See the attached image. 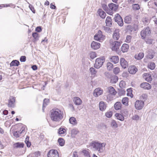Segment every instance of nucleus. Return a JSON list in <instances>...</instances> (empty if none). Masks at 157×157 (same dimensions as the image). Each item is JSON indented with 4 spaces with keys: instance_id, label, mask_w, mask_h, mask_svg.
Segmentation results:
<instances>
[{
    "instance_id": "f257e3e1",
    "label": "nucleus",
    "mask_w": 157,
    "mask_h": 157,
    "mask_svg": "<svg viewBox=\"0 0 157 157\" xmlns=\"http://www.w3.org/2000/svg\"><path fill=\"white\" fill-rule=\"evenodd\" d=\"M63 113L58 109H52L51 113V120L54 121L59 122L63 118Z\"/></svg>"
},
{
    "instance_id": "f03ea898",
    "label": "nucleus",
    "mask_w": 157,
    "mask_h": 157,
    "mask_svg": "<svg viewBox=\"0 0 157 157\" xmlns=\"http://www.w3.org/2000/svg\"><path fill=\"white\" fill-rule=\"evenodd\" d=\"M105 145L106 144L105 143H101L95 141L92 142L90 144V146L99 153H102L104 151Z\"/></svg>"
},
{
    "instance_id": "7ed1b4c3",
    "label": "nucleus",
    "mask_w": 157,
    "mask_h": 157,
    "mask_svg": "<svg viewBox=\"0 0 157 157\" xmlns=\"http://www.w3.org/2000/svg\"><path fill=\"white\" fill-rule=\"evenodd\" d=\"M151 31L149 27L147 26L142 30L140 33V35L141 38L145 39L146 36H150L151 34Z\"/></svg>"
},
{
    "instance_id": "20e7f679",
    "label": "nucleus",
    "mask_w": 157,
    "mask_h": 157,
    "mask_svg": "<svg viewBox=\"0 0 157 157\" xmlns=\"http://www.w3.org/2000/svg\"><path fill=\"white\" fill-rule=\"evenodd\" d=\"M109 8V10L111 12L110 13H109V14L112 15L113 13L114 12L117 11L119 7L118 4H114L113 3H111L108 5Z\"/></svg>"
},
{
    "instance_id": "39448f33",
    "label": "nucleus",
    "mask_w": 157,
    "mask_h": 157,
    "mask_svg": "<svg viewBox=\"0 0 157 157\" xmlns=\"http://www.w3.org/2000/svg\"><path fill=\"white\" fill-rule=\"evenodd\" d=\"M105 61V58L104 56L97 58L94 64V67L97 69L100 68L103 65Z\"/></svg>"
},
{
    "instance_id": "423d86ee",
    "label": "nucleus",
    "mask_w": 157,
    "mask_h": 157,
    "mask_svg": "<svg viewBox=\"0 0 157 157\" xmlns=\"http://www.w3.org/2000/svg\"><path fill=\"white\" fill-rule=\"evenodd\" d=\"M105 36L102 34V32L99 30L94 36V39L100 42L102 41L105 39Z\"/></svg>"
},
{
    "instance_id": "0eeeda50",
    "label": "nucleus",
    "mask_w": 157,
    "mask_h": 157,
    "mask_svg": "<svg viewBox=\"0 0 157 157\" xmlns=\"http://www.w3.org/2000/svg\"><path fill=\"white\" fill-rule=\"evenodd\" d=\"M114 20L120 26L122 27L123 25V20L119 14L117 13L115 15Z\"/></svg>"
},
{
    "instance_id": "6e6552de",
    "label": "nucleus",
    "mask_w": 157,
    "mask_h": 157,
    "mask_svg": "<svg viewBox=\"0 0 157 157\" xmlns=\"http://www.w3.org/2000/svg\"><path fill=\"white\" fill-rule=\"evenodd\" d=\"M144 105V102L143 101L137 100L135 103V108L137 110L141 109L143 107Z\"/></svg>"
},
{
    "instance_id": "1a4fd4ad",
    "label": "nucleus",
    "mask_w": 157,
    "mask_h": 157,
    "mask_svg": "<svg viewBox=\"0 0 157 157\" xmlns=\"http://www.w3.org/2000/svg\"><path fill=\"white\" fill-rule=\"evenodd\" d=\"M121 42L117 41H114L112 44V49L113 51H117L120 47Z\"/></svg>"
},
{
    "instance_id": "9d476101",
    "label": "nucleus",
    "mask_w": 157,
    "mask_h": 157,
    "mask_svg": "<svg viewBox=\"0 0 157 157\" xmlns=\"http://www.w3.org/2000/svg\"><path fill=\"white\" fill-rule=\"evenodd\" d=\"M47 156L48 157H59V155L56 150L52 149L48 151Z\"/></svg>"
},
{
    "instance_id": "9b49d317",
    "label": "nucleus",
    "mask_w": 157,
    "mask_h": 157,
    "mask_svg": "<svg viewBox=\"0 0 157 157\" xmlns=\"http://www.w3.org/2000/svg\"><path fill=\"white\" fill-rule=\"evenodd\" d=\"M103 93V90L100 88H96L94 91L93 94L94 96L97 97L101 95Z\"/></svg>"
},
{
    "instance_id": "f8f14e48",
    "label": "nucleus",
    "mask_w": 157,
    "mask_h": 157,
    "mask_svg": "<svg viewBox=\"0 0 157 157\" xmlns=\"http://www.w3.org/2000/svg\"><path fill=\"white\" fill-rule=\"evenodd\" d=\"M120 63L121 66L123 68L125 69L128 67V63L124 58L120 59Z\"/></svg>"
},
{
    "instance_id": "ddd939ff",
    "label": "nucleus",
    "mask_w": 157,
    "mask_h": 157,
    "mask_svg": "<svg viewBox=\"0 0 157 157\" xmlns=\"http://www.w3.org/2000/svg\"><path fill=\"white\" fill-rule=\"evenodd\" d=\"M140 87L144 90H150L151 88V85L147 82H143L140 84Z\"/></svg>"
},
{
    "instance_id": "4468645a",
    "label": "nucleus",
    "mask_w": 157,
    "mask_h": 157,
    "mask_svg": "<svg viewBox=\"0 0 157 157\" xmlns=\"http://www.w3.org/2000/svg\"><path fill=\"white\" fill-rule=\"evenodd\" d=\"M15 101V98L10 97L8 100V106L9 107H13L14 106V103Z\"/></svg>"
},
{
    "instance_id": "2eb2a0df",
    "label": "nucleus",
    "mask_w": 157,
    "mask_h": 157,
    "mask_svg": "<svg viewBox=\"0 0 157 157\" xmlns=\"http://www.w3.org/2000/svg\"><path fill=\"white\" fill-rule=\"evenodd\" d=\"M107 107L106 103L103 101H101L99 103V108L100 110L103 111H105Z\"/></svg>"
},
{
    "instance_id": "dca6fc26",
    "label": "nucleus",
    "mask_w": 157,
    "mask_h": 157,
    "mask_svg": "<svg viewBox=\"0 0 157 157\" xmlns=\"http://www.w3.org/2000/svg\"><path fill=\"white\" fill-rule=\"evenodd\" d=\"M128 72L132 74H134L137 71L138 69L135 66L130 67L128 69Z\"/></svg>"
},
{
    "instance_id": "f3484780",
    "label": "nucleus",
    "mask_w": 157,
    "mask_h": 157,
    "mask_svg": "<svg viewBox=\"0 0 157 157\" xmlns=\"http://www.w3.org/2000/svg\"><path fill=\"white\" fill-rule=\"evenodd\" d=\"M100 46V43L95 42L93 41L91 44V47L93 49L96 50L99 48Z\"/></svg>"
},
{
    "instance_id": "a211bd4d",
    "label": "nucleus",
    "mask_w": 157,
    "mask_h": 157,
    "mask_svg": "<svg viewBox=\"0 0 157 157\" xmlns=\"http://www.w3.org/2000/svg\"><path fill=\"white\" fill-rule=\"evenodd\" d=\"M74 104L76 105H80L82 103L81 100L78 97H75L73 100Z\"/></svg>"
},
{
    "instance_id": "6ab92c4d",
    "label": "nucleus",
    "mask_w": 157,
    "mask_h": 157,
    "mask_svg": "<svg viewBox=\"0 0 157 157\" xmlns=\"http://www.w3.org/2000/svg\"><path fill=\"white\" fill-rule=\"evenodd\" d=\"M107 92L110 94L112 95H115L116 94V92L112 86H109L107 88Z\"/></svg>"
},
{
    "instance_id": "aec40b11",
    "label": "nucleus",
    "mask_w": 157,
    "mask_h": 157,
    "mask_svg": "<svg viewBox=\"0 0 157 157\" xmlns=\"http://www.w3.org/2000/svg\"><path fill=\"white\" fill-rule=\"evenodd\" d=\"M132 20L131 15H129L125 17L124 19V22L125 23L130 24L132 23Z\"/></svg>"
},
{
    "instance_id": "412c9836",
    "label": "nucleus",
    "mask_w": 157,
    "mask_h": 157,
    "mask_svg": "<svg viewBox=\"0 0 157 157\" xmlns=\"http://www.w3.org/2000/svg\"><path fill=\"white\" fill-rule=\"evenodd\" d=\"M24 144L22 143L17 142L13 145V147L14 148H23Z\"/></svg>"
},
{
    "instance_id": "4be33fe9",
    "label": "nucleus",
    "mask_w": 157,
    "mask_h": 157,
    "mask_svg": "<svg viewBox=\"0 0 157 157\" xmlns=\"http://www.w3.org/2000/svg\"><path fill=\"white\" fill-rule=\"evenodd\" d=\"M66 132V130L65 128L61 127L58 130V133L61 136H63L64 134Z\"/></svg>"
},
{
    "instance_id": "5701e85b",
    "label": "nucleus",
    "mask_w": 157,
    "mask_h": 157,
    "mask_svg": "<svg viewBox=\"0 0 157 157\" xmlns=\"http://www.w3.org/2000/svg\"><path fill=\"white\" fill-rule=\"evenodd\" d=\"M98 13L100 17L102 18H104L105 17L106 14L101 9H98Z\"/></svg>"
},
{
    "instance_id": "b1692460",
    "label": "nucleus",
    "mask_w": 157,
    "mask_h": 157,
    "mask_svg": "<svg viewBox=\"0 0 157 157\" xmlns=\"http://www.w3.org/2000/svg\"><path fill=\"white\" fill-rule=\"evenodd\" d=\"M113 39L114 40H118L120 38V34L117 30H116L113 34Z\"/></svg>"
},
{
    "instance_id": "393cba45",
    "label": "nucleus",
    "mask_w": 157,
    "mask_h": 157,
    "mask_svg": "<svg viewBox=\"0 0 157 157\" xmlns=\"http://www.w3.org/2000/svg\"><path fill=\"white\" fill-rule=\"evenodd\" d=\"M101 6L102 9L105 10L106 13L109 14V13H110L111 12L109 10V8L108 6L107 5L105 4H101Z\"/></svg>"
},
{
    "instance_id": "a878e982",
    "label": "nucleus",
    "mask_w": 157,
    "mask_h": 157,
    "mask_svg": "<svg viewBox=\"0 0 157 157\" xmlns=\"http://www.w3.org/2000/svg\"><path fill=\"white\" fill-rule=\"evenodd\" d=\"M129 48V46L128 44H124L121 47V50L123 52H125L128 51Z\"/></svg>"
},
{
    "instance_id": "bb28decb",
    "label": "nucleus",
    "mask_w": 157,
    "mask_h": 157,
    "mask_svg": "<svg viewBox=\"0 0 157 157\" xmlns=\"http://www.w3.org/2000/svg\"><path fill=\"white\" fill-rule=\"evenodd\" d=\"M32 36L34 38V39L33 40V41L34 43H36L39 40V35L37 33L34 32L33 33Z\"/></svg>"
},
{
    "instance_id": "cd10ccee",
    "label": "nucleus",
    "mask_w": 157,
    "mask_h": 157,
    "mask_svg": "<svg viewBox=\"0 0 157 157\" xmlns=\"http://www.w3.org/2000/svg\"><path fill=\"white\" fill-rule=\"evenodd\" d=\"M111 61L114 63H117L119 62V58L118 56H113L110 58Z\"/></svg>"
},
{
    "instance_id": "c85d7f7f",
    "label": "nucleus",
    "mask_w": 157,
    "mask_h": 157,
    "mask_svg": "<svg viewBox=\"0 0 157 157\" xmlns=\"http://www.w3.org/2000/svg\"><path fill=\"white\" fill-rule=\"evenodd\" d=\"M19 62L17 60H13L10 63V67L12 66H18L19 65Z\"/></svg>"
},
{
    "instance_id": "c756f323",
    "label": "nucleus",
    "mask_w": 157,
    "mask_h": 157,
    "mask_svg": "<svg viewBox=\"0 0 157 157\" xmlns=\"http://www.w3.org/2000/svg\"><path fill=\"white\" fill-rule=\"evenodd\" d=\"M112 19L110 17H107L105 20L106 25L108 26H111L112 25Z\"/></svg>"
},
{
    "instance_id": "7c9ffc66",
    "label": "nucleus",
    "mask_w": 157,
    "mask_h": 157,
    "mask_svg": "<svg viewBox=\"0 0 157 157\" xmlns=\"http://www.w3.org/2000/svg\"><path fill=\"white\" fill-rule=\"evenodd\" d=\"M121 106L122 105L120 102H117L115 104L114 107L116 110H118L121 109Z\"/></svg>"
},
{
    "instance_id": "2f4dec72",
    "label": "nucleus",
    "mask_w": 157,
    "mask_h": 157,
    "mask_svg": "<svg viewBox=\"0 0 157 157\" xmlns=\"http://www.w3.org/2000/svg\"><path fill=\"white\" fill-rule=\"evenodd\" d=\"M69 121L71 124L74 125L77 124V121L75 118L73 117H71L70 118Z\"/></svg>"
},
{
    "instance_id": "473e14b6",
    "label": "nucleus",
    "mask_w": 157,
    "mask_h": 157,
    "mask_svg": "<svg viewBox=\"0 0 157 157\" xmlns=\"http://www.w3.org/2000/svg\"><path fill=\"white\" fill-rule=\"evenodd\" d=\"M127 95L128 96L130 97L131 98H132L133 97V95L132 93V88H130L129 89H128L127 90Z\"/></svg>"
},
{
    "instance_id": "72a5a7b5",
    "label": "nucleus",
    "mask_w": 157,
    "mask_h": 157,
    "mask_svg": "<svg viewBox=\"0 0 157 157\" xmlns=\"http://www.w3.org/2000/svg\"><path fill=\"white\" fill-rule=\"evenodd\" d=\"M118 78L117 76L116 75H115L112 77L110 82L112 83H115L118 81Z\"/></svg>"
},
{
    "instance_id": "f704fd0d",
    "label": "nucleus",
    "mask_w": 157,
    "mask_h": 157,
    "mask_svg": "<svg viewBox=\"0 0 157 157\" xmlns=\"http://www.w3.org/2000/svg\"><path fill=\"white\" fill-rule=\"evenodd\" d=\"M122 103L126 105L127 106L128 105V98L127 97H124L122 99Z\"/></svg>"
},
{
    "instance_id": "c9c22d12",
    "label": "nucleus",
    "mask_w": 157,
    "mask_h": 157,
    "mask_svg": "<svg viewBox=\"0 0 157 157\" xmlns=\"http://www.w3.org/2000/svg\"><path fill=\"white\" fill-rule=\"evenodd\" d=\"M144 53L143 52L140 53L137 56L136 55L135 56V58L136 59L140 60L143 58Z\"/></svg>"
},
{
    "instance_id": "e433bc0d",
    "label": "nucleus",
    "mask_w": 157,
    "mask_h": 157,
    "mask_svg": "<svg viewBox=\"0 0 157 157\" xmlns=\"http://www.w3.org/2000/svg\"><path fill=\"white\" fill-rule=\"evenodd\" d=\"M115 116L117 119L121 121H123L124 120V116L120 113H117L115 114Z\"/></svg>"
},
{
    "instance_id": "4c0bfd02",
    "label": "nucleus",
    "mask_w": 157,
    "mask_h": 157,
    "mask_svg": "<svg viewBox=\"0 0 157 157\" xmlns=\"http://www.w3.org/2000/svg\"><path fill=\"white\" fill-rule=\"evenodd\" d=\"M79 132V131L76 129H73L71 131V135L72 137H74Z\"/></svg>"
},
{
    "instance_id": "58836bf2",
    "label": "nucleus",
    "mask_w": 157,
    "mask_h": 157,
    "mask_svg": "<svg viewBox=\"0 0 157 157\" xmlns=\"http://www.w3.org/2000/svg\"><path fill=\"white\" fill-rule=\"evenodd\" d=\"M111 125L113 128H116L118 127L116 121L114 120H112L111 122Z\"/></svg>"
},
{
    "instance_id": "ea45409f",
    "label": "nucleus",
    "mask_w": 157,
    "mask_h": 157,
    "mask_svg": "<svg viewBox=\"0 0 157 157\" xmlns=\"http://www.w3.org/2000/svg\"><path fill=\"white\" fill-rule=\"evenodd\" d=\"M148 67L151 70H153L155 67V65L154 63L153 62L150 63L148 64Z\"/></svg>"
},
{
    "instance_id": "a19ab883",
    "label": "nucleus",
    "mask_w": 157,
    "mask_h": 157,
    "mask_svg": "<svg viewBox=\"0 0 157 157\" xmlns=\"http://www.w3.org/2000/svg\"><path fill=\"white\" fill-rule=\"evenodd\" d=\"M90 57L91 59H93L97 56V55L95 52H91L90 54Z\"/></svg>"
},
{
    "instance_id": "79ce46f5",
    "label": "nucleus",
    "mask_w": 157,
    "mask_h": 157,
    "mask_svg": "<svg viewBox=\"0 0 157 157\" xmlns=\"http://www.w3.org/2000/svg\"><path fill=\"white\" fill-rule=\"evenodd\" d=\"M147 44H152L153 40L151 38H146L144 39Z\"/></svg>"
},
{
    "instance_id": "37998d69",
    "label": "nucleus",
    "mask_w": 157,
    "mask_h": 157,
    "mask_svg": "<svg viewBox=\"0 0 157 157\" xmlns=\"http://www.w3.org/2000/svg\"><path fill=\"white\" fill-rule=\"evenodd\" d=\"M58 142L60 146H64L65 144V141L63 138H59L58 140Z\"/></svg>"
},
{
    "instance_id": "c03bdc74",
    "label": "nucleus",
    "mask_w": 157,
    "mask_h": 157,
    "mask_svg": "<svg viewBox=\"0 0 157 157\" xmlns=\"http://www.w3.org/2000/svg\"><path fill=\"white\" fill-rule=\"evenodd\" d=\"M132 8L134 10H136L140 9V7L138 4H135L132 5Z\"/></svg>"
},
{
    "instance_id": "a18cd8bd",
    "label": "nucleus",
    "mask_w": 157,
    "mask_h": 157,
    "mask_svg": "<svg viewBox=\"0 0 157 157\" xmlns=\"http://www.w3.org/2000/svg\"><path fill=\"white\" fill-rule=\"evenodd\" d=\"M107 69L108 70L111 71L112 70L113 65L110 62H108L107 64Z\"/></svg>"
},
{
    "instance_id": "49530a36",
    "label": "nucleus",
    "mask_w": 157,
    "mask_h": 157,
    "mask_svg": "<svg viewBox=\"0 0 157 157\" xmlns=\"http://www.w3.org/2000/svg\"><path fill=\"white\" fill-rule=\"evenodd\" d=\"M125 82L124 81H121L119 84V86L121 88H124L125 87Z\"/></svg>"
},
{
    "instance_id": "de8ad7c7",
    "label": "nucleus",
    "mask_w": 157,
    "mask_h": 157,
    "mask_svg": "<svg viewBox=\"0 0 157 157\" xmlns=\"http://www.w3.org/2000/svg\"><path fill=\"white\" fill-rule=\"evenodd\" d=\"M125 91L123 88H121L118 89V94L120 95H123L125 94Z\"/></svg>"
},
{
    "instance_id": "09e8293b",
    "label": "nucleus",
    "mask_w": 157,
    "mask_h": 157,
    "mask_svg": "<svg viewBox=\"0 0 157 157\" xmlns=\"http://www.w3.org/2000/svg\"><path fill=\"white\" fill-rule=\"evenodd\" d=\"M49 102V100L45 98L44 100L43 106V107H45L48 105V103Z\"/></svg>"
},
{
    "instance_id": "8fccbe9b",
    "label": "nucleus",
    "mask_w": 157,
    "mask_h": 157,
    "mask_svg": "<svg viewBox=\"0 0 157 157\" xmlns=\"http://www.w3.org/2000/svg\"><path fill=\"white\" fill-rule=\"evenodd\" d=\"M142 21L143 24L145 25H147L149 22V20L146 18H143Z\"/></svg>"
},
{
    "instance_id": "3c124183",
    "label": "nucleus",
    "mask_w": 157,
    "mask_h": 157,
    "mask_svg": "<svg viewBox=\"0 0 157 157\" xmlns=\"http://www.w3.org/2000/svg\"><path fill=\"white\" fill-rule=\"evenodd\" d=\"M89 71L92 75H95L97 72L95 69L93 67H91Z\"/></svg>"
},
{
    "instance_id": "603ef678",
    "label": "nucleus",
    "mask_w": 157,
    "mask_h": 157,
    "mask_svg": "<svg viewBox=\"0 0 157 157\" xmlns=\"http://www.w3.org/2000/svg\"><path fill=\"white\" fill-rule=\"evenodd\" d=\"M82 152L84 154V155L87 157H90L89 153L87 150H84L82 151Z\"/></svg>"
},
{
    "instance_id": "864d4df0",
    "label": "nucleus",
    "mask_w": 157,
    "mask_h": 157,
    "mask_svg": "<svg viewBox=\"0 0 157 157\" xmlns=\"http://www.w3.org/2000/svg\"><path fill=\"white\" fill-rule=\"evenodd\" d=\"M26 127V126L25 125H24L21 128L20 130L19 131H18L20 134L21 135L23 132H25V130Z\"/></svg>"
},
{
    "instance_id": "5fc2aeb1",
    "label": "nucleus",
    "mask_w": 157,
    "mask_h": 157,
    "mask_svg": "<svg viewBox=\"0 0 157 157\" xmlns=\"http://www.w3.org/2000/svg\"><path fill=\"white\" fill-rule=\"evenodd\" d=\"M132 36L130 35H127L126 36L125 42L127 43H129L131 41Z\"/></svg>"
},
{
    "instance_id": "6e6d98bb",
    "label": "nucleus",
    "mask_w": 157,
    "mask_h": 157,
    "mask_svg": "<svg viewBox=\"0 0 157 157\" xmlns=\"http://www.w3.org/2000/svg\"><path fill=\"white\" fill-rule=\"evenodd\" d=\"M105 116L108 118H110L112 115V113L111 111L107 112L105 114Z\"/></svg>"
},
{
    "instance_id": "4d7b16f0",
    "label": "nucleus",
    "mask_w": 157,
    "mask_h": 157,
    "mask_svg": "<svg viewBox=\"0 0 157 157\" xmlns=\"http://www.w3.org/2000/svg\"><path fill=\"white\" fill-rule=\"evenodd\" d=\"M120 69L118 67H115L113 70V72L116 75L118 74L119 72Z\"/></svg>"
},
{
    "instance_id": "13d9d810",
    "label": "nucleus",
    "mask_w": 157,
    "mask_h": 157,
    "mask_svg": "<svg viewBox=\"0 0 157 157\" xmlns=\"http://www.w3.org/2000/svg\"><path fill=\"white\" fill-rule=\"evenodd\" d=\"M140 117L137 115H135L132 117V119L135 121H138Z\"/></svg>"
},
{
    "instance_id": "bf43d9fd",
    "label": "nucleus",
    "mask_w": 157,
    "mask_h": 157,
    "mask_svg": "<svg viewBox=\"0 0 157 157\" xmlns=\"http://www.w3.org/2000/svg\"><path fill=\"white\" fill-rule=\"evenodd\" d=\"M154 57V54L151 52L149 53L147 55V58L150 59H152Z\"/></svg>"
},
{
    "instance_id": "052dcab7",
    "label": "nucleus",
    "mask_w": 157,
    "mask_h": 157,
    "mask_svg": "<svg viewBox=\"0 0 157 157\" xmlns=\"http://www.w3.org/2000/svg\"><path fill=\"white\" fill-rule=\"evenodd\" d=\"M20 60L21 62H25L26 60V57L25 56H21Z\"/></svg>"
},
{
    "instance_id": "680f3d73",
    "label": "nucleus",
    "mask_w": 157,
    "mask_h": 157,
    "mask_svg": "<svg viewBox=\"0 0 157 157\" xmlns=\"http://www.w3.org/2000/svg\"><path fill=\"white\" fill-rule=\"evenodd\" d=\"M13 135L16 137H18L20 136V134H19L18 131L14 132L13 133Z\"/></svg>"
},
{
    "instance_id": "e2e57ef3",
    "label": "nucleus",
    "mask_w": 157,
    "mask_h": 157,
    "mask_svg": "<svg viewBox=\"0 0 157 157\" xmlns=\"http://www.w3.org/2000/svg\"><path fill=\"white\" fill-rule=\"evenodd\" d=\"M29 7L30 8V10L32 11L33 13H35V10H34V8L32 5H31L30 4H29Z\"/></svg>"
},
{
    "instance_id": "0e129e2a",
    "label": "nucleus",
    "mask_w": 157,
    "mask_h": 157,
    "mask_svg": "<svg viewBox=\"0 0 157 157\" xmlns=\"http://www.w3.org/2000/svg\"><path fill=\"white\" fill-rule=\"evenodd\" d=\"M42 30V29L41 26H37L35 29V31L37 32H40Z\"/></svg>"
},
{
    "instance_id": "69168bd1",
    "label": "nucleus",
    "mask_w": 157,
    "mask_h": 157,
    "mask_svg": "<svg viewBox=\"0 0 157 157\" xmlns=\"http://www.w3.org/2000/svg\"><path fill=\"white\" fill-rule=\"evenodd\" d=\"M142 98L144 100H146L147 98V95L146 94H143L142 95Z\"/></svg>"
},
{
    "instance_id": "338daca9",
    "label": "nucleus",
    "mask_w": 157,
    "mask_h": 157,
    "mask_svg": "<svg viewBox=\"0 0 157 157\" xmlns=\"http://www.w3.org/2000/svg\"><path fill=\"white\" fill-rule=\"evenodd\" d=\"M32 68L33 70L35 71L37 69V67L36 65H34L31 67Z\"/></svg>"
},
{
    "instance_id": "774afa93",
    "label": "nucleus",
    "mask_w": 157,
    "mask_h": 157,
    "mask_svg": "<svg viewBox=\"0 0 157 157\" xmlns=\"http://www.w3.org/2000/svg\"><path fill=\"white\" fill-rule=\"evenodd\" d=\"M152 79V78L150 76H149L148 77H146L145 78V80L148 82L151 81Z\"/></svg>"
}]
</instances>
